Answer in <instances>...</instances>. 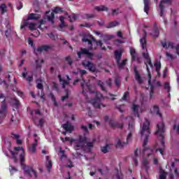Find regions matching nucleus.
I'll use <instances>...</instances> for the list:
<instances>
[{"mask_svg": "<svg viewBox=\"0 0 179 179\" xmlns=\"http://www.w3.org/2000/svg\"><path fill=\"white\" fill-rule=\"evenodd\" d=\"M80 85L83 89V93L89 92V96L90 97V103L92 104L93 107L95 108H101V107H106V105H104L101 101L102 100H104V96H103L101 93L92 91L89 84L83 79L82 80Z\"/></svg>", "mask_w": 179, "mask_h": 179, "instance_id": "1", "label": "nucleus"}, {"mask_svg": "<svg viewBox=\"0 0 179 179\" xmlns=\"http://www.w3.org/2000/svg\"><path fill=\"white\" fill-rule=\"evenodd\" d=\"M14 150H15V155H20V160L21 166L23 170L25 171L28 176L30 177H34V178H37V173L33 169V168L24 165V149L21 147H15Z\"/></svg>", "mask_w": 179, "mask_h": 179, "instance_id": "2", "label": "nucleus"}, {"mask_svg": "<svg viewBox=\"0 0 179 179\" xmlns=\"http://www.w3.org/2000/svg\"><path fill=\"white\" fill-rule=\"evenodd\" d=\"M140 44L142 49L145 50V52H143V56L145 59V64L146 65L147 71L149 75V73H150V71H149V66L150 68H153V64H152L150 57H149V52H148V49H146V47H148V43L146 41V32H144V36L140 39Z\"/></svg>", "mask_w": 179, "mask_h": 179, "instance_id": "3", "label": "nucleus"}, {"mask_svg": "<svg viewBox=\"0 0 179 179\" xmlns=\"http://www.w3.org/2000/svg\"><path fill=\"white\" fill-rule=\"evenodd\" d=\"M157 130L156 131L157 138L160 141V146L155 150H159V153L163 155V150H164V123L160 122L157 126Z\"/></svg>", "mask_w": 179, "mask_h": 179, "instance_id": "4", "label": "nucleus"}, {"mask_svg": "<svg viewBox=\"0 0 179 179\" xmlns=\"http://www.w3.org/2000/svg\"><path fill=\"white\" fill-rule=\"evenodd\" d=\"M150 122H149L147 119H145V122L143 125L141 126V135L142 137L144 136L145 138L143 144V148L148 144V138H149V136L150 135Z\"/></svg>", "mask_w": 179, "mask_h": 179, "instance_id": "5", "label": "nucleus"}, {"mask_svg": "<svg viewBox=\"0 0 179 179\" xmlns=\"http://www.w3.org/2000/svg\"><path fill=\"white\" fill-rule=\"evenodd\" d=\"M86 141H87L86 136L80 135L76 139H72L71 142L73 144V148L76 150H80L82 149H85Z\"/></svg>", "mask_w": 179, "mask_h": 179, "instance_id": "6", "label": "nucleus"}, {"mask_svg": "<svg viewBox=\"0 0 179 179\" xmlns=\"http://www.w3.org/2000/svg\"><path fill=\"white\" fill-rule=\"evenodd\" d=\"M122 57V52L120 50L115 51V58L116 59V62L117 64V66L119 68H124L125 65H127V62L128 61L127 59L122 60L121 62V57Z\"/></svg>", "mask_w": 179, "mask_h": 179, "instance_id": "7", "label": "nucleus"}, {"mask_svg": "<svg viewBox=\"0 0 179 179\" xmlns=\"http://www.w3.org/2000/svg\"><path fill=\"white\" fill-rule=\"evenodd\" d=\"M26 26H28L29 30H37V25L34 22H29L27 20H24L22 22V26L20 29H24Z\"/></svg>", "mask_w": 179, "mask_h": 179, "instance_id": "8", "label": "nucleus"}, {"mask_svg": "<svg viewBox=\"0 0 179 179\" xmlns=\"http://www.w3.org/2000/svg\"><path fill=\"white\" fill-rule=\"evenodd\" d=\"M82 65L84 66V68H87L90 72H96V66L94 64L87 60H84L82 62Z\"/></svg>", "mask_w": 179, "mask_h": 179, "instance_id": "9", "label": "nucleus"}, {"mask_svg": "<svg viewBox=\"0 0 179 179\" xmlns=\"http://www.w3.org/2000/svg\"><path fill=\"white\" fill-rule=\"evenodd\" d=\"M161 44L164 48H176L177 54L179 55L178 50H179V44L176 46L174 45V43L169 42H161Z\"/></svg>", "mask_w": 179, "mask_h": 179, "instance_id": "10", "label": "nucleus"}, {"mask_svg": "<svg viewBox=\"0 0 179 179\" xmlns=\"http://www.w3.org/2000/svg\"><path fill=\"white\" fill-rule=\"evenodd\" d=\"M6 104L5 103V100L2 101L1 109L0 110V124H2L3 117L6 115Z\"/></svg>", "mask_w": 179, "mask_h": 179, "instance_id": "11", "label": "nucleus"}, {"mask_svg": "<svg viewBox=\"0 0 179 179\" xmlns=\"http://www.w3.org/2000/svg\"><path fill=\"white\" fill-rule=\"evenodd\" d=\"M81 55H87L90 59L93 58V53L89 52V50L85 48L81 49V51L78 52V58H80Z\"/></svg>", "mask_w": 179, "mask_h": 179, "instance_id": "12", "label": "nucleus"}, {"mask_svg": "<svg viewBox=\"0 0 179 179\" xmlns=\"http://www.w3.org/2000/svg\"><path fill=\"white\" fill-rule=\"evenodd\" d=\"M130 55L131 57V61H138V62H141L139 57H138V54L136 53V50L134 48H130Z\"/></svg>", "mask_w": 179, "mask_h": 179, "instance_id": "13", "label": "nucleus"}, {"mask_svg": "<svg viewBox=\"0 0 179 179\" xmlns=\"http://www.w3.org/2000/svg\"><path fill=\"white\" fill-rule=\"evenodd\" d=\"M135 132V126L134 123H129V134L127 135V142L131 140V138H132V134Z\"/></svg>", "mask_w": 179, "mask_h": 179, "instance_id": "14", "label": "nucleus"}, {"mask_svg": "<svg viewBox=\"0 0 179 179\" xmlns=\"http://www.w3.org/2000/svg\"><path fill=\"white\" fill-rule=\"evenodd\" d=\"M134 73H135L134 78L138 82V83H139V85H141L143 80H142V77L141 76V74H139V72L136 69V67H134Z\"/></svg>", "mask_w": 179, "mask_h": 179, "instance_id": "15", "label": "nucleus"}, {"mask_svg": "<svg viewBox=\"0 0 179 179\" xmlns=\"http://www.w3.org/2000/svg\"><path fill=\"white\" fill-rule=\"evenodd\" d=\"M170 0H162L159 4V9H160V16L163 17V13H164V4L169 3Z\"/></svg>", "mask_w": 179, "mask_h": 179, "instance_id": "16", "label": "nucleus"}, {"mask_svg": "<svg viewBox=\"0 0 179 179\" xmlns=\"http://www.w3.org/2000/svg\"><path fill=\"white\" fill-rule=\"evenodd\" d=\"M46 163H45V167L48 169V171L50 172V170L52 169V161L50 159V157L46 156Z\"/></svg>", "mask_w": 179, "mask_h": 179, "instance_id": "17", "label": "nucleus"}, {"mask_svg": "<svg viewBox=\"0 0 179 179\" xmlns=\"http://www.w3.org/2000/svg\"><path fill=\"white\" fill-rule=\"evenodd\" d=\"M62 127L66 132H72L73 131V126L71 125L70 123L67 122L66 124H64L62 125Z\"/></svg>", "mask_w": 179, "mask_h": 179, "instance_id": "18", "label": "nucleus"}, {"mask_svg": "<svg viewBox=\"0 0 179 179\" xmlns=\"http://www.w3.org/2000/svg\"><path fill=\"white\" fill-rule=\"evenodd\" d=\"M144 1V12L148 13L149 10L150 9V0H143Z\"/></svg>", "mask_w": 179, "mask_h": 179, "instance_id": "19", "label": "nucleus"}, {"mask_svg": "<svg viewBox=\"0 0 179 179\" xmlns=\"http://www.w3.org/2000/svg\"><path fill=\"white\" fill-rule=\"evenodd\" d=\"M48 50V46H41L38 48L37 49H34V53L37 55L40 54V52H43V51H47Z\"/></svg>", "mask_w": 179, "mask_h": 179, "instance_id": "20", "label": "nucleus"}, {"mask_svg": "<svg viewBox=\"0 0 179 179\" xmlns=\"http://www.w3.org/2000/svg\"><path fill=\"white\" fill-rule=\"evenodd\" d=\"M38 145V141H37V139H35V142L29 148V150L30 153H35L36 152V148H37V145Z\"/></svg>", "mask_w": 179, "mask_h": 179, "instance_id": "21", "label": "nucleus"}, {"mask_svg": "<svg viewBox=\"0 0 179 179\" xmlns=\"http://www.w3.org/2000/svg\"><path fill=\"white\" fill-rule=\"evenodd\" d=\"M8 12V6L5 3L0 5V13L1 15H5Z\"/></svg>", "mask_w": 179, "mask_h": 179, "instance_id": "22", "label": "nucleus"}, {"mask_svg": "<svg viewBox=\"0 0 179 179\" xmlns=\"http://www.w3.org/2000/svg\"><path fill=\"white\" fill-rule=\"evenodd\" d=\"M58 78L62 87L65 89V86H68V85H69V81L64 80V78H61V75H59Z\"/></svg>", "mask_w": 179, "mask_h": 179, "instance_id": "23", "label": "nucleus"}, {"mask_svg": "<svg viewBox=\"0 0 179 179\" xmlns=\"http://www.w3.org/2000/svg\"><path fill=\"white\" fill-rule=\"evenodd\" d=\"M132 110L134 111L136 116L139 117V110H141V107L138 105L133 104Z\"/></svg>", "mask_w": 179, "mask_h": 179, "instance_id": "24", "label": "nucleus"}, {"mask_svg": "<svg viewBox=\"0 0 179 179\" xmlns=\"http://www.w3.org/2000/svg\"><path fill=\"white\" fill-rule=\"evenodd\" d=\"M148 84L150 86V99L153 98V85H152V84L150 83V79H152V76H150V73L148 74Z\"/></svg>", "mask_w": 179, "mask_h": 179, "instance_id": "25", "label": "nucleus"}, {"mask_svg": "<svg viewBox=\"0 0 179 179\" xmlns=\"http://www.w3.org/2000/svg\"><path fill=\"white\" fill-rule=\"evenodd\" d=\"M38 19H40V17H38V15H37L34 13H31L29 15L27 20V22H29V20H37Z\"/></svg>", "mask_w": 179, "mask_h": 179, "instance_id": "26", "label": "nucleus"}, {"mask_svg": "<svg viewBox=\"0 0 179 179\" xmlns=\"http://www.w3.org/2000/svg\"><path fill=\"white\" fill-rule=\"evenodd\" d=\"M96 10H98V12L102 11V12H107L108 10V8L104 6H96L94 8Z\"/></svg>", "mask_w": 179, "mask_h": 179, "instance_id": "27", "label": "nucleus"}, {"mask_svg": "<svg viewBox=\"0 0 179 179\" xmlns=\"http://www.w3.org/2000/svg\"><path fill=\"white\" fill-rule=\"evenodd\" d=\"M120 23L118 22L114 21L109 22L108 25L106 26V29H111L113 27H115L116 26H118Z\"/></svg>", "mask_w": 179, "mask_h": 179, "instance_id": "28", "label": "nucleus"}, {"mask_svg": "<svg viewBox=\"0 0 179 179\" xmlns=\"http://www.w3.org/2000/svg\"><path fill=\"white\" fill-rule=\"evenodd\" d=\"M42 80L41 78H38L36 80V87L38 89H40L41 90L43 91L44 90V86L43 85V84L41 83Z\"/></svg>", "mask_w": 179, "mask_h": 179, "instance_id": "29", "label": "nucleus"}, {"mask_svg": "<svg viewBox=\"0 0 179 179\" xmlns=\"http://www.w3.org/2000/svg\"><path fill=\"white\" fill-rule=\"evenodd\" d=\"M97 85L99 86V87L101 88V90L103 92H106V86H104V83H103V81L99 80L96 81Z\"/></svg>", "mask_w": 179, "mask_h": 179, "instance_id": "30", "label": "nucleus"}, {"mask_svg": "<svg viewBox=\"0 0 179 179\" xmlns=\"http://www.w3.org/2000/svg\"><path fill=\"white\" fill-rule=\"evenodd\" d=\"M159 29H157V27H155L154 30L152 31V33H151V36H152V37H154L155 38H156L157 37H159Z\"/></svg>", "mask_w": 179, "mask_h": 179, "instance_id": "31", "label": "nucleus"}, {"mask_svg": "<svg viewBox=\"0 0 179 179\" xmlns=\"http://www.w3.org/2000/svg\"><path fill=\"white\" fill-rule=\"evenodd\" d=\"M110 149V145L107 144L103 147L101 148V151L102 153H108V150Z\"/></svg>", "mask_w": 179, "mask_h": 179, "instance_id": "32", "label": "nucleus"}, {"mask_svg": "<svg viewBox=\"0 0 179 179\" xmlns=\"http://www.w3.org/2000/svg\"><path fill=\"white\" fill-rule=\"evenodd\" d=\"M22 78H24V79H27L28 82H31V80H33V76H29L27 77V73H24V72L22 73Z\"/></svg>", "mask_w": 179, "mask_h": 179, "instance_id": "33", "label": "nucleus"}, {"mask_svg": "<svg viewBox=\"0 0 179 179\" xmlns=\"http://www.w3.org/2000/svg\"><path fill=\"white\" fill-rule=\"evenodd\" d=\"M166 178H167V173L163 170H161L159 179H166Z\"/></svg>", "mask_w": 179, "mask_h": 179, "instance_id": "34", "label": "nucleus"}, {"mask_svg": "<svg viewBox=\"0 0 179 179\" xmlns=\"http://www.w3.org/2000/svg\"><path fill=\"white\" fill-rule=\"evenodd\" d=\"M41 64H44V60L43 59H37L36 60V68L38 69L41 68Z\"/></svg>", "mask_w": 179, "mask_h": 179, "instance_id": "35", "label": "nucleus"}, {"mask_svg": "<svg viewBox=\"0 0 179 179\" xmlns=\"http://www.w3.org/2000/svg\"><path fill=\"white\" fill-rule=\"evenodd\" d=\"M47 17H48V20L53 24L54 19L55 18V15L54 13H52L50 15H48Z\"/></svg>", "mask_w": 179, "mask_h": 179, "instance_id": "36", "label": "nucleus"}, {"mask_svg": "<svg viewBox=\"0 0 179 179\" xmlns=\"http://www.w3.org/2000/svg\"><path fill=\"white\" fill-rule=\"evenodd\" d=\"M12 138H13V139H16L17 145H22V140L19 139V135L12 134Z\"/></svg>", "mask_w": 179, "mask_h": 179, "instance_id": "37", "label": "nucleus"}, {"mask_svg": "<svg viewBox=\"0 0 179 179\" xmlns=\"http://www.w3.org/2000/svg\"><path fill=\"white\" fill-rule=\"evenodd\" d=\"M94 141L88 142V143H87V145L85 144V149H90V148H93V146H94Z\"/></svg>", "mask_w": 179, "mask_h": 179, "instance_id": "38", "label": "nucleus"}, {"mask_svg": "<svg viewBox=\"0 0 179 179\" xmlns=\"http://www.w3.org/2000/svg\"><path fill=\"white\" fill-rule=\"evenodd\" d=\"M154 113L157 114V115H159V117H162V113L159 111V107L157 106H154L153 107Z\"/></svg>", "mask_w": 179, "mask_h": 179, "instance_id": "39", "label": "nucleus"}, {"mask_svg": "<svg viewBox=\"0 0 179 179\" xmlns=\"http://www.w3.org/2000/svg\"><path fill=\"white\" fill-rule=\"evenodd\" d=\"M111 126L113 127V128H120V129H122V127L123 125L122 124H120L117 122H113L111 124Z\"/></svg>", "mask_w": 179, "mask_h": 179, "instance_id": "40", "label": "nucleus"}, {"mask_svg": "<svg viewBox=\"0 0 179 179\" xmlns=\"http://www.w3.org/2000/svg\"><path fill=\"white\" fill-rule=\"evenodd\" d=\"M120 13H121V11H120V8L112 10V16H115L117 15H120Z\"/></svg>", "mask_w": 179, "mask_h": 179, "instance_id": "41", "label": "nucleus"}, {"mask_svg": "<svg viewBox=\"0 0 179 179\" xmlns=\"http://www.w3.org/2000/svg\"><path fill=\"white\" fill-rule=\"evenodd\" d=\"M155 66L156 71L157 72V73H159V71H160V68H162V64H160V62H156L155 64Z\"/></svg>", "mask_w": 179, "mask_h": 179, "instance_id": "42", "label": "nucleus"}, {"mask_svg": "<svg viewBox=\"0 0 179 179\" xmlns=\"http://www.w3.org/2000/svg\"><path fill=\"white\" fill-rule=\"evenodd\" d=\"M5 35L7 38H8V37H12V29H7L5 31Z\"/></svg>", "mask_w": 179, "mask_h": 179, "instance_id": "43", "label": "nucleus"}, {"mask_svg": "<svg viewBox=\"0 0 179 179\" xmlns=\"http://www.w3.org/2000/svg\"><path fill=\"white\" fill-rule=\"evenodd\" d=\"M13 104L15 106V108H17V107H19V104L20 103H19V101L16 98H14L13 100Z\"/></svg>", "mask_w": 179, "mask_h": 179, "instance_id": "44", "label": "nucleus"}, {"mask_svg": "<svg viewBox=\"0 0 179 179\" xmlns=\"http://www.w3.org/2000/svg\"><path fill=\"white\" fill-rule=\"evenodd\" d=\"M126 143H122L121 140H118L116 144L117 148H123V146H125Z\"/></svg>", "mask_w": 179, "mask_h": 179, "instance_id": "45", "label": "nucleus"}, {"mask_svg": "<svg viewBox=\"0 0 179 179\" xmlns=\"http://www.w3.org/2000/svg\"><path fill=\"white\" fill-rule=\"evenodd\" d=\"M83 41L84 43H88L89 45H90V50H92V49L93 48L92 47V41H90V39H88V38H83Z\"/></svg>", "mask_w": 179, "mask_h": 179, "instance_id": "46", "label": "nucleus"}, {"mask_svg": "<svg viewBox=\"0 0 179 179\" xmlns=\"http://www.w3.org/2000/svg\"><path fill=\"white\" fill-rule=\"evenodd\" d=\"M65 19V17L64 16H61L60 17V22H61V24H60V27L62 28V27H65V26H66L65 24V22H64V20Z\"/></svg>", "mask_w": 179, "mask_h": 179, "instance_id": "47", "label": "nucleus"}, {"mask_svg": "<svg viewBox=\"0 0 179 179\" xmlns=\"http://www.w3.org/2000/svg\"><path fill=\"white\" fill-rule=\"evenodd\" d=\"M174 166H175V163L172 162L171 163V167L173 169V173H175V176L176 177H178V171L177 170L176 168H174Z\"/></svg>", "mask_w": 179, "mask_h": 179, "instance_id": "48", "label": "nucleus"}, {"mask_svg": "<svg viewBox=\"0 0 179 179\" xmlns=\"http://www.w3.org/2000/svg\"><path fill=\"white\" fill-rule=\"evenodd\" d=\"M150 152H152V150L150 148L144 149L143 150V153H144V155H147L148 156H150Z\"/></svg>", "mask_w": 179, "mask_h": 179, "instance_id": "49", "label": "nucleus"}, {"mask_svg": "<svg viewBox=\"0 0 179 179\" xmlns=\"http://www.w3.org/2000/svg\"><path fill=\"white\" fill-rule=\"evenodd\" d=\"M166 55L169 59H171V61H173V59H174V57H173V55H171L170 52H166Z\"/></svg>", "mask_w": 179, "mask_h": 179, "instance_id": "50", "label": "nucleus"}, {"mask_svg": "<svg viewBox=\"0 0 179 179\" xmlns=\"http://www.w3.org/2000/svg\"><path fill=\"white\" fill-rule=\"evenodd\" d=\"M69 19H70V22H75V20H76V19H78V15H73L72 17L69 16Z\"/></svg>", "mask_w": 179, "mask_h": 179, "instance_id": "51", "label": "nucleus"}, {"mask_svg": "<svg viewBox=\"0 0 179 179\" xmlns=\"http://www.w3.org/2000/svg\"><path fill=\"white\" fill-rule=\"evenodd\" d=\"M164 89H166V90H167L168 92H170V83H165Z\"/></svg>", "mask_w": 179, "mask_h": 179, "instance_id": "52", "label": "nucleus"}, {"mask_svg": "<svg viewBox=\"0 0 179 179\" xmlns=\"http://www.w3.org/2000/svg\"><path fill=\"white\" fill-rule=\"evenodd\" d=\"M48 36L51 38V40H55V38H57V36L54 35L52 33L48 34Z\"/></svg>", "mask_w": 179, "mask_h": 179, "instance_id": "53", "label": "nucleus"}, {"mask_svg": "<svg viewBox=\"0 0 179 179\" xmlns=\"http://www.w3.org/2000/svg\"><path fill=\"white\" fill-rule=\"evenodd\" d=\"M66 61L68 62L69 65H72L73 62H72V59H71V57L69 56L66 57Z\"/></svg>", "mask_w": 179, "mask_h": 179, "instance_id": "54", "label": "nucleus"}, {"mask_svg": "<svg viewBox=\"0 0 179 179\" xmlns=\"http://www.w3.org/2000/svg\"><path fill=\"white\" fill-rule=\"evenodd\" d=\"M95 16L96 15L94 14H85V17H87V19H93Z\"/></svg>", "mask_w": 179, "mask_h": 179, "instance_id": "55", "label": "nucleus"}, {"mask_svg": "<svg viewBox=\"0 0 179 179\" xmlns=\"http://www.w3.org/2000/svg\"><path fill=\"white\" fill-rule=\"evenodd\" d=\"M129 94V92H124V94L122 98V100H127V97H128Z\"/></svg>", "mask_w": 179, "mask_h": 179, "instance_id": "56", "label": "nucleus"}, {"mask_svg": "<svg viewBox=\"0 0 179 179\" xmlns=\"http://www.w3.org/2000/svg\"><path fill=\"white\" fill-rule=\"evenodd\" d=\"M79 72L81 78L83 76V75H86V73H87V71H86L85 70H79Z\"/></svg>", "mask_w": 179, "mask_h": 179, "instance_id": "57", "label": "nucleus"}, {"mask_svg": "<svg viewBox=\"0 0 179 179\" xmlns=\"http://www.w3.org/2000/svg\"><path fill=\"white\" fill-rule=\"evenodd\" d=\"M81 129H83V131H84L85 132H88L89 131V130L87 129V127L85 126V125L81 126Z\"/></svg>", "mask_w": 179, "mask_h": 179, "instance_id": "58", "label": "nucleus"}, {"mask_svg": "<svg viewBox=\"0 0 179 179\" xmlns=\"http://www.w3.org/2000/svg\"><path fill=\"white\" fill-rule=\"evenodd\" d=\"M54 13H59V12H61V8L57 7L53 10Z\"/></svg>", "mask_w": 179, "mask_h": 179, "instance_id": "59", "label": "nucleus"}, {"mask_svg": "<svg viewBox=\"0 0 179 179\" xmlns=\"http://www.w3.org/2000/svg\"><path fill=\"white\" fill-rule=\"evenodd\" d=\"M60 153H61V155H62L61 158H62V159H64V157H65L64 151L62 150L61 148H60Z\"/></svg>", "mask_w": 179, "mask_h": 179, "instance_id": "60", "label": "nucleus"}, {"mask_svg": "<svg viewBox=\"0 0 179 179\" xmlns=\"http://www.w3.org/2000/svg\"><path fill=\"white\" fill-rule=\"evenodd\" d=\"M115 83L116 86H120V80H118L117 78H115Z\"/></svg>", "mask_w": 179, "mask_h": 179, "instance_id": "61", "label": "nucleus"}, {"mask_svg": "<svg viewBox=\"0 0 179 179\" xmlns=\"http://www.w3.org/2000/svg\"><path fill=\"white\" fill-rule=\"evenodd\" d=\"M117 37H120V38H123L122 32L121 31H117Z\"/></svg>", "mask_w": 179, "mask_h": 179, "instance_id": "62", "label": "nucleus"}, {"mask_svg": "<svg viewBox=\"0 0 179 179\" xmlns=\"http://www.w3.org/2000/svg\"><path fill=\"white\" fill-rule=\"evenodd\" d=\"M106 83L109 87H111V78H109L107 81Z\"/></svg>", "mask_w": 179, "mask_h": 179, "instance_id": "63", "label": "nucleus"}, {"mask_svg": "<svg viewBox=\"0 0 179 179\" xmlns=\"http://www.w3.org/2000/svg\"><path fill=\"white\" fill-rule=\"evenodd\" d=\"M17 94L18 96H20V97H23V92L21 91H17Z\"/></svg>", "mask_w": 179, "mask_h": 179, "instance_id": "64", "label": "nucleus"}]
</instances>
